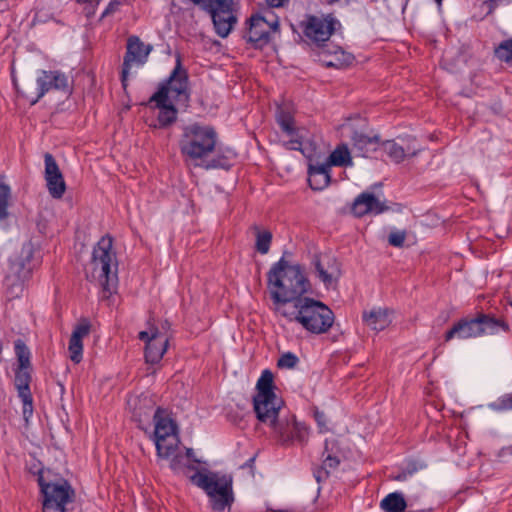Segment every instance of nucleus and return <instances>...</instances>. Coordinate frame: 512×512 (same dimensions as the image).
I'll return each instance as SVG.
<instances>
[{
	"label": "nucleus",
	"instance_id": "nucleus-1",
	"mask_svg": "<svg viewBox=\"0 0 512 512\" xmlns=\"http://www.w3.org/2000/svg\"><path fill=\"white\" fill-rule=\"evenodd\" d=\"M267 283L275 304H295L311 289L302 267L298 264L290 265L284 257L271 266L267 273Z\"/></svg>",
	"mask_w": 512,
	"mask_h": 512
},
{
	"label": "nucleus",
	"instance_id": "nucleus-2",
	"mask_svg": "<svg viewBox=\"0 0 512 512\" xmlns=\"http://www.w3.org/2000/svg\"><path fill=\"white\" fill-rule=\"evenodd\" d=\"M40 251L32 240L25 242L18 254L8 259L4 268L3 285L10 298H18L31 279L33 271L40 265Z\"/></svg>",
	"mask_w": 512,
	"mask_h": 512
},
{
	"label": "nucleus",
	"instance_id": "nucleus-3",
	"mask_svg": "<svg viewBox=\"0 0 512 512\" xmlns=\"http://www.w3.org/2000/svg\"><path fill=\"white\" fill-rule=\"evenodd\" d=\"M184 471L191 483L205 491L210 506L215 512L230 511L234 502L233 477L230 474L220 475L217 472H200L194 464H185Z\"/></svg>",
	"mask_w": 512,
	"mask_h": 512
},
{
	"label": "nucleus",
	"instance_id": "nucleus-4",
	"mask_svg": "<svg viewBox=\"0 0 512 512\" xmlns=\"http://www.w3.org/2000/svg\"><path fill=\"white\" fill-rule=\"evenodd\" d=\"M281 315L288 321H296L313 334L326 333L334 323V313L324 303L309 297H304L295 303L294 309L280 310Z\"/></svg>",
	"mask_w": 512,
	"mask_h": 512
},
{
	"label": "nucleus",
	"instance_id": "nucleus-5",
	"mask_svg": "<svg viewBox=\"0 0 512 512\" xmlns=\"http://www.w3.org/2000/svg\"><path fill=\"white\" fill-rule=\"evenodd\" d=\"M91 277L97 280L102 288L104 297L112 295L118 285V262L113 250V238L110 235L103 236L95 245L91 259Z\"/></svg>",
	"mask_w": 512,
	"mask_h": 512
},
{
	"label": "nucleus",
	"instance_id": "nucleus-6",
	"mask_svg": "<svg viewBox=\"0 0 512 512\" xmlns=\"http://www.w3.org/2000/svg\"><path fill=\"white\" fill-rule=\"evenodd\" d=\"M509 325L506 321L496 318L492 314L478 313L476 317H464L456 322L445 335V342L454 338L468 339L482 335H495L499 332H508Z\"/></svg>",
	"mask_w": 512,
	"mask_h": 512
},
{
	"label": "nucleus",
	"instance_id": "nucleus-7",
	"mask_svg": "<svg viewBox=\"0 0 512 512\" xmlns=\"http://www.w3.org/2000/svg\"><path fill=\"white\" fill-rule=\"evenodd\" d=\"M216 142L217 133L213 127L194 123L184 127L179 146L182 155L197 160L212 153Z\"/></svg>",
	"mask_w": 512,
	"mask_h": 512
},
{
	"label": "nucleus",
	"instance_id": "nucleus-8",
	"mask_svg": "<svg viewBox=\"0 0 512 512\" xmlns=\"http://www.w3.org/2000/svg\"><path fill=\"white\" fill-rule=\"evenodd\" d=\"M274 375L265 369L256 383L253 396V410L258 421H270L277 410H281L284 402L275 393Z\"/></svg>",
	"mask_w": 512,
	"mask_h": 512
},
{
	"label": "nucleus",
	"instance_id": "nucleus-9",
	"mask_svg": "<svg viewBox=\"0 0 512 512\" xmlns=\"http://www.w3.org/2000/svg\"><path fill=\"white\" fill-rule=\"evenodd\" d=\"M280 414L281 410H277L270 421L260 422L272 429L282 445L305 442L309 435L308 427L304 423L298 422L294 415L281 416Z\"/></svg>",
	"mask_w": 512,
	"mask_h": 512
},
{
	"label": "nucleus",
	"instance_id": "nucleus-10",
	"mask_svg": "<svg viewBox=\"0 0 512 512\" xmlns=\"http://www.w3.org/2000/svg\"><path fill=\"white\" fill-rule=\"evenodd\" d=\"M203 11L209 13L216 34L225 38L237 23V17L233 13V0H190Z\"/></svg>",
	"mask_w": 512,
	"mask_h": 512
},
{
	"label": "nucleus",
	"instance_id": "nucleus-11",
	"mask_svg": "<svg viewBox=\"0 0 512 512\" xmlns=\"http://www.w3.org/2000/svg\"><path fill=\"white\" fill-rule=\"evenodd\" d=\"M300 27L303 34L313 43L321 46L341 28L340 21L332 14L306 15Z\"/></svg>",
	"mask_w": 512,
	"mask_h": 512
},
{
	"label": "nucleus",
	"instance_id": "nucleus-12",
	"mask_svg": "<svg viewBox=\"0 0 512 512\" xmlns=\"http://www.w3.org/2000/svg\"><path fill=\"white\" fill-rule=\"evenodd\" d=\"M158 90L165 91V98H171L176 103L185 106L190 101L189 75L187 70L182 66L181 56L177 55L176 65L170 73L169 77L160 84Z\"/></svg>",
	"mask_w": 512,
	"mask_h": 512
},
{
	"label": "nucleus",
	"instance_id": "nucleus-13",
	"mask_svg": "<svg viewBox=\"0 0 512 512\" xmlns=\"http://www.w3.org/2000/svg\"><path fill=\"white\" fill-rule=\"evenodd\" d=\"M152 49L153 47L151 45L144 44L138 36H130L128 38L121 70V84L124 89L127 87L132 64L137 63L143 65L147 61Z\"/></svg>",
	"mask_w": 512,
	"mask_h": 512
},
{
	"label": "nucleus",
	"instance_id": "nucleus-14",
	"mask_svg": "<svg viewBox=\"0 0 512 512\" xmlns=\"http://www.w3.org/2000/svg\"><path fill=\"white\" fill-rule=\"evenodd\" d=\"M44 178L49 194L54 199H61L66 191L63 174L52 154H44Z\"/></svg>",
	"mask_w": 512,
	"mask_h": 512
},
{
	"label": "nucleus",
	"instance_id": "nucleus-15",
	"mask_svg": "<svg viewBox=\"0 0 512 512\" xmlns=\"http://www.w3.org/2000/svg\"><path fill=\"white\" fill-rule=\"evenodd\" d=\"M38 485L43 498L59 500L60 502H72L74 498V490L69 482L65 479H59L55 482H48L43 477V470H38Z\"/></svg>",
	"mask_w": 512,
	"mask_h": 512
},
{
	"label": "nucleus",
	"instance_id": "nucleus-16",
	"mask_svg": "<svg viewBox=\"0 0 512 512\" xmlns=\"http://www.w3.org/2000/svg\"><path fill=\"white\" fill-rule=\"evenodd\" d=\"M37 87V97L31 104H36L51 89L69 91L68 79L59 71H41L37 77Z\"/></svg>",
	"mask_w": 512,
	"mask_h": 512
},
{
	"label": "nucleus",
	"instance_id": "nucleus-17",
	"mask_svg": "<svg viewBox=\"0 0 512 512\" xmlns=\"http://www.w3.org/2000/svg\"><path fill=\"white\" fill-rule=\"evenodd\" d=\"M149 103H155L159 109L158 122L160 128H166L177 120L178 110L176 106L165 98L164 90H157L149 99Z\"/></svg>",
	"mask_w": 512,
	"mask_h": 512
},
{
	"label": "nucleus",
	"instance_id": "nucleus-18",
	"mask_svg": "<svg viewBox=\"0 0 512 512\" xmlns=\"http://www.w3.org/2000/svg\"><path fill=\"white\" fill-rule=\"evenodd\" d=\"M31 368H18L15 372V387L18 396L23 402V414L25 417L31 416L33 413V398L30 391V383L32 380Z\"/></svg>",
	"mask_w": 512,
	"mask_h": 512
},
{
	"label": "nucleus",
	"instance_id": "nucleus-19",
	"mask_svg": "<svg viewBox=\"0 0 512 512\" xmlns=\"http://www.w3.org/2000/svg\"><path fill=\"white\" fill-rule=\"evenodd\" d=\"M268 19L261 15H253L249 19V33L247 41L252 44L255 49H262L269 44L271 37L269 30L266 29Z\"/></svg>",
	"mask_w": 512,
	"mask_h": 512
},
{
	"label": "nucleus",
	"instance_id": "nucleus-20",
	"mask_svg": "<svg viewBox=\"0 0 512 512\" xmlns=\"http://www.w3.org/2000/svg\"><path fill=\"white\" fill-rule=\"evenodd\" d=\"M351 141L353 150L357 155L365 158L371 157L374 152L380 149L381 145L379 135H367L358 130H353Z\"/></svg>",
	"mask_w": 512,
	"mask_h": 512
},
{
	"label": "nucleus",
	"instance_id": "nucleus-21",
	"mask_svg": "<svg viewBox=\"0 0 512 512\" xmlns=\"http://www.w3.org/2000/svg\"><path fill=\"white\" fill-rule=\"evenodd\" d=\"M318 278L328 288L330 287L340 276V268L335 258L324 256H315L313 260Z\"/></svg>",
	"mask_w": 512,
	"mask_h": 512
},
{
	"label": "nucleus",
	"instance_id": "nucleus-22",
	"mask_svg": "<svg viewBox=\"0 0 512 512\" xmlns=\"http://www.w3.org/2000/svg\"><path fill=\"white\" fill-rule=\"evenodd\" d=\"M153 419L155 422V440H167L171 436H176L177 425L166 410L158 407L154 412Z\"/></svg>",
	"mask_w": 512,
	"mask_h": 512
},
{
	"label": "nucleus",
	"instance_id": "nucleus-23",
	"mask_svg": "<svg viewBox=\"0 0 512 512\" xmlns=\"http://www.w3.org/2000/svg\"><path fill=\"white\" fill-rule=\"evenodd\" d=\"M380 148L388 155L391 161L401 163L407 157H414L420 151V148L407 145L403 146L394 140L381 141Z\"/></svg>",
	"mask_w": 512,
	"mask_h": 512
},
{
	"label": "nucleus",
	"instance_id": "nucleus-24",
	"mask_svg": "<svg viewBox=\"0 0 512 512\" xmlns=\"http://www.w3.org/2000/svg\"><path fill=\"white\" fill-rule=\"evenodd\" d=\"M331 181L329 165L317 164L309 165L308 183L312 190L321 191L326 188Z\"/></svg>",
	"mask_w": 512,
	"mask_h": 512
},
{
	"label": "nucleus",
	"instance_id": "nucleus-25",
	"mask_svg": "<svg viewBox=\"0 0 512 512\" xmlns=\"http://www.w3.org/2000/svg\"><path fill=\"white\" fill-rule=\"evenodd\" d=\"M168 338L160 337L158 340L151 339L145 345V361L149 364H157L161 361L167 350Z\"/></svg>",
	"mask_w": 512,
	"mask_h": 512
},
{
	"label": "nucleus",
	"instance_id": "nucleus-26",
	"mask_svg": "<svg viewBox=\"0 0 512 512\" xmlns=\"http://www.w3.org/2000/svg\"><path fill=\"white\" fill-rule=\"evenodd\" d=\"M365 323L375 331L384 330L391 323L389 311L387 309H373L369 313L363 314Z\"/></svg>",
	"mask_w": 512,
	"mask_h": 512
},
{
	"label": "nucleus",
	"instance_id": "nucleus-27",
	"mask_svg": "<svg viewBox=\"0 0 512 512\" xmlns=\"http://www.w3.org/2000/svg\"><path fill=\"white\" fill-rule=\"evenodd\" d=\"M331 166L348 167L352 166V158L350 151L345 144L338 145L335 150L330 154L328 161L325 163Z\"/></svg>",
	"mask_w": 512,
	"mask_h": 512
},
{
	"label": "nucleus",
	"instance_id": "nucleus-28",
	"mask_svg": "<svg viewBox=\"0 0 512 512\" xmlns=\"http://www.w3.org/2000/svg\"><path fill=\"white\" fill-rule=\"evenodd\" d=\"M380 507L385 512H404L407 507V503L401 493L393 492L382 499Z\"/></svg>",
	"mask_w": 512,
	"mask_h": 512
},
{
	"label": "nucleus",
	"instance_id": "nucleus-29",
	"mask_svg": "<svg viewBox=\"0 0 512 512\" xmlns=\"http://www.w3.org/2000/svg\"><path fill=\"white\" fill-rule=\"evenodd\" d=\"M276 121L281 130L289 137L296 135L295 120L290 111L283 107H279L276 113Z\"/></svg>",
	"mask_w": 512,
	"mask_h": 512
},
{
	"label": "nucleus",
	"instance_id": "nucleus-30",
	"mask_svg": "<svg viewBox=\"0 0 512 512\" xmlns=\"http://www.w3.org/2000/svg\"><path fill=\"white\" fill-rule=\"evenodd\" d=\"M377 203V197L372 193L364 192L360 194L354 201L352 211L353 213L361 217L372 210V204Z\"/></svg>",
	"mask_w": 512,
	"mask_h": 512
},
{
	"label": "nucleus",
	"instance_id": "nucleus-31",
	"mask_svg": "<svg viewBox=\"0 0 512 512\" xmlns=\"http://www.w3.org/2000/svg\"><path fill=\"white\" fill-rule=\"evenodd\" d=\"M253 230L256 235V250L261 254H267L272 242V233L268 230H261L256 225L253 226Z\"/></svg>",
	"mask_w": 512,
	"mask_h": 512
},
{
	"label": "nucleus",
	"instance_id": "nucleus-32",
	"mask_svg": "<svg viewBox=\"0 0 512 512\" xmlns=\"http://www.w3.org/2000/svg\"><path fill=\"white\" fill-rule=\"evenodd\" d=\"M14 351L18 361V368H31V353L23 340L17 339L14 342Z\"/></svg>",
	"mask_w": 512,
	"mask_h": 512
},
{
	"label": "nucleus",
	"instance_id": "nucleus-33",
	"mask_svg": "<svg viewBox=\"0 0 512 512\" xmlns=\"http://www.w3.org/2000/svg\"><path fill=\"white\" fill-rule=\"evenodd\" d=\"M11 198V189L7 184L0 183V221H5L9 217V201Z\"/></svg>",
	"mask_w": 512,
	"mask_h": 512
},
{
	"label": "nucleus",
	"instance_id": "nucleus-34",
	"mask_svg": "<svg viewBox=\"0 0 512 512\" xmlns=\"http://www.w3.org/2000/svg\"><path fill=\"white\" fill-rule=\"evenodd\" d=\"M495 56L507 64H512V38L502 41L494 50Z\"/></svg>",
	"mask_w": 512,
	"mask_h": 512
},
{
	"label": "nucleus",
	"instance_id": "nucleus-35",
	"mask_svg": "<svg viewBox=\"0 0 512 512\" xmlns=\"http://www.w3.org/2000/svg\"><path fill=\"white\" fill-rule=\"evenodd\" d=\"M157 455L161 458H169L174 455L177 449V440L175 437L172 442H168L167 440H155Z\"/></svg>",
	"mask_w": 512,
	"mask_h": 512
},
{
	"label": "nucleus",
	"instance_id": "nucleus-36",
	"mask_svg": "<svg viewBox=\"0 0 512 512\" xmlns=\"http://www.w3.org/2000/svg\"><path fill=\"white\" fill-rule=\"evenodd\" d=\"M76 337L77 336L70 337L68 350L70 352L71 361H73L74 363H79L82 360L83 343Z\"/></svg>",
	"mask_w": 512,
	"mask_h": 512
},
{
	"label": "nucleus",
	"instance_id": "nucleus-37",
	"mask_svg": "<svg viewBox=\"0 0 512 512\" xmlns=\"http://www.w3.org/2000/svg\"><path fill=\"white\" fill-rule=\"evenodd\" d=\"M68 502H60L59 500L43 498V512H66Z\"/></svg>",
	"mask_w": 512,
	"mask_h": 512
},
{
	"label": "nucleus",
	"instance_id": "nucleus-38",
	"mask_svg": "<svg viewBox=\"0 0 512 512\" xmlns=\"http://www.w3.org/2000/svg\"><path fill=\"white\" fill-rule=\"evenodd\" d=\"M299 363V358L292 352H286L277 361L279 368L293 369Z\"/></svg>",
	"mask_w": 512,
	"mask_h": 512
},
{
	"label": "nucleus",
	"instance_id": "nucleus-39",
	"mask_svg": "<svg viewBox=\"0 0 512 512\" xmlns=\"http://www.w3.org/2000/svg\"><path fill=\"white\" fill-rule=\"evenodd\" d=\"M491 408L496 411L512 410V393L505 394L492 403Z\"/></svg>",
	"mask_w": 512,
	"mask_h": 512
},
{
	"label": "nucleus",
	"instance_id": "nucleus-40",
	"mask_svg": "<svg viewBox=\"0 0 512 512\" xmlns=\"http://www.w3.org/2000/svg\"><path fill=\"white\" fill-rule=\"evenodd\" d=\"M90 328V322L87 319H82L75 326L71 336H77L76 338L82 341V339L89 334Z\"/></svg>",
	"mask_w": 512,
	"mask_h": 512
},
{
	"label": "nucleus",
	"instance_id": "nucleus-41",
	"mask_svg": "<svg viewBox=\"0 0 512 512\" xmlns=\"http://www.w3.org/2000/svg\"><path fill=\"white\" fill-rule=\"evenodd\" d=\"M340 464V459L337 456H333L331 454H327V456L323 460L322 470L326 476L330 473L331 470L336 469Z\"/></svg>",
	"mask_w": 512,
	"mask_h": 512
},
{
	"label": "nucleus",
	"instance_id": "nucleus-42",
	"mask_svg": "<svg viewBox=\"0 0 512 512\" xmlns=\"http://www.w3.org/2000/svg\"><path fill=\"white\" fill-rule=\"evenodd\" d=\"M406 239V231H394L388 236V243L394 247H402Z\"/></svg>",
	"mask_w": 512,
	"mask_h": 512
},
{
	"label": "nucleus",
	"instance_id": "nucleus-43",
	"mask_svg": "<svg viewBox=\"0 0 512 512\" xmlns=\"http://www.w3.org/2000/svg\"><path fill=\"white\" fill-rule=\"evenodd\" d=\"M183 455L181 454H176V455H173L171 461H170V468L173 470V472L179 474V473H182V474H186V472L184 471V465L185 463L183 462Z\"/></svg>",
	"mask_w": 512,
	"mask_h": 512
},
{
	"label": "nucleus",
	"instance_id": "nucleus-44",
	"mask_svg": "<svg viewBox=\"0 0 512 512\" xmlns=\"http://www.w3.org/2000/svg\"><path fill=\"white\" fill-rule=\"evenodd\" d=\"M229 167H230V164L227 162V159L225 157L213 158L211 161H209L205 165L206 169H215V168L228 169Z\"/></svg>",
	"mask_w": 512,
	"mask_h": 512
},
{
	"label": "nucleus",
	"instance_id": "nucleus-45",
	"mask_svg": "<svg viewBox=\"0 0 512 512\" xmlns=\"http://www.w3.org/2000/svg\"><path fill=\"white\" fill-rule=\"evenodd\" d=\"M416 471H417V467L415 465H412V466L407 467V469L399 472L398 474L392 476V479L395 481H406Z\"/></svg>",
	"mask_w": 512,
	"mask_h": 512
},
{
	"label": "nucleus",
	"instance_id": "nucleus-46",
	"mask_svg": "<svg viewBox=\"0 0 512 512\" xmlns=\"http://www.w3.org/2000/svg\"><path fill=\"white\" fill-rule=\"evenodd\" d=\"M121 5V2L119 0H111L105 10L103 11L101 18H105L113 13H115L119 6Z\"/></svg>",
	"mask_w": 512,
	"mask_h": 512
},
{
	"label": "nucleus",
	"instance_id": "nucleus-47",
	"mask_svg": "<svg viewBox=\"0 0 512 512\" xmlns=\"http://www.w3.org/2000/svg\"><path fill=\"white\" fill-rule=\"evenodd\" d=\"M160 337H162V335L160 334V332L158 331V329H155L151 335L147 332V331H141L138 335V338L141 340V341H144L146 344L148 341H150L152 338L155 339V340H158Z\"/></svg>",
	"mask_w": 512,
	"mask_h": 512
},
{
	"label": "nucleus",
	"instance_id": "nucleus-48",
	"mask_svg": "<svg viewBox=\"0 0 512 512\" xmlns=\"http://www.w3.org/2000/svg\"><path fill=\"white\" fill-rule=\"evenodd\" d=\"M286 147L291 150H301L302 141L297 137V134L286 142Z\"/></svg>",
	"mask_w": 512,
	"mask_h": 512
},
{
	"label": "nucleus",
	"instance_id": "nucleus-49",
	"mask_svg": "<svg viewBox=\"0 0 512 512\" xmlns=\"http://www.w3.org/2000/svg\"><path fill=\"white\" fill-rule=\"evenodd\" d=\"M388 209H389L388 206H386L383 202H381L377 198V203L372 204V210L370 211V213L380 214V213L387 211Z\"/></svg>",
	"mask_w": 512,
	"mask_h": 512
},
{
	"label": "nucleus",
	"instance_id": "nucleus-50",
	"mask_svg": "<svg viewBox=\"0 0 512 512\" xmlns=\"http://www.w3.org/2000/svg\"><path fill=\"white\" fill-rule=\"evenodd\" d=\"M339 52L342 56L341 65H349L353 62L354 57L349 53H345L341 48H339Z\"/></svg>",
	"mask_w": 512,
	"mask_h": 512
},
{
	"label": "nucleus",
	"instance_id": "nucleus-51",
	"mask_svg": "<svg viewBox=\"0 0 512 512\" xmlns=\"http://www.w3.org/2000/svg\"><path fill=\"white\" fill-rule=\"evenodd\" d=\"M315 420L317 422V424L320 426V427H324L325 424H326V417H325V414L323 412H320V411H315Z\"/></svg>",
	"mask_w": 512,
	"mask_h": 512
},
{
	"label": "nucleus",
	"instance_id": "nucleus-52",
	"mask_svg": "<svg viewBox=\"0 0 512 512\" xmlns=\"http://www.w3.org/2000/svg\"><path fill=\"white\" fill-rule=\"evenodd\" d=\"M270 28L272 31L276 32L279 29V21L276 17L272 20H268V24H266V28Z\"/></svg>",
	"mask_w": 512,
	"mask_h": 512
},
{
	"label": "nucleus",
	"instance_id": "nucleus-53",
	"mask_svg": "<svg viewBox=\"0 0 512 512\" xmlns=\"http://www.w3.org/2000/svg\"><path fill=\"white\" fill-rule=\"evenodd\" d=\"M186 457L190 459L193 463H200V460L195 457L194 451L192 448H186Z\"/></svg>",
	"mask_w": 512,
	"mask_h": 512
},
{
	"label": "nucleus",
	"instance_id": "nucleus-54",
	"mask_svg": "<svg viewBox=\"0 0 512 512\" xmlns=\"http://www.w3.org/2000/svg\"><path fill=\"white\" fill-rule=\"evenodd\" d=\"M271 7H282L289 0H266Z\"/></svg>",
	"mask_w": 512,
	"mask_h": 512
},
{
	"label": "nucleus",
	"instance_id": "nucleus-55",
	"mask_svg": "<svg viewBox=\"0 0 512 512\" xmlns=\"http://www.w3.org/2000/svg\"><path fill=\"white\" fill-rule=\"evenodd\" d=\"M254 462H255V456L249 458L243 465L240 466V468L241 469H244V468L252 469L253 465H254Z\"/></svg>",
	"mask_w": 512,
	"mask_h": 512
},
{
	"label": "nucleus",
	"instance_id": "nucleus-56",
	"mask_svg": "<svg viewBox=\"0 0 512 512\" xmlns=\"http://www.w3.org/2000/svg\"><path fill=\"white\" fill-rule=\"evenodd\" d=\"M484 4L488 6L489 13H491L497 7V0H488Z\"/></svg>",
	"mask_w": 512,
	"mask_h": 512
},
{
	"label": "nucleus",
	"instance_id": "nucleus-57",
	"mask_svg": "<svg viewBox=\"0 0 512 512\" xmlns=\"http://www.w3.org/2000/svg\"><path fill=\"white\" fill-rule=\"evenodd\" d=\"M162 328L163 329H169L170 328V323L167 320L164 321V323L162 324Z\"/></svg>",
	"mask_w": 512,
	"mask_h": 512
},
{
	"label": "nucleus",
	"instance_id": "nucleus-58",
	"mask_svg": "<svg viewBox=\"0 0 512 512\" xmlns=\"http://www.w3.org/2000/svg\"><path fill=\"white\" fill-rule=\"evenodd\" d=\"M327 66H336V64H334L333 62H328Z\"/></svg>",
	"mask_w": 512,
	"mask_h": 512
},
{
	"label": "nucleus",
	"instance_id": "nucleus-59",
	"mask_svg": "<svg viewBox=\"0 0 512 512\" xmlns=\"http://www.w3.org/2000/svg\"><path fill=\"white\" fill-rule=\"evenodd\" d=\"M327 450H328V443L326 442V444H325V451H327Z\"/></svg>",
	"mask_w": 512,
	"mask_h": 512
},
{
	"label": "nucleus",
	"instance_id": "nucleus-60",
	"mask_svg": "<svg viewBox=\"0 0 512 512\" xmlns=\"http://www.w3.org/2000/svg\"><path fill=\"white\" fill-rule=\"evenodd\" d=\"M435 1H436L438 4H440L442 0H435Z\"/></svg>",
	"mask_w": 512,
	"mask_h": 512
},
{
	"label": "nucleus",
	"instance_id": "nucleus-61",
	"mask_svg": "<svg viewBox=\"0 0 512 512\" xmlns=\"http://www.w3.org/2000/svg\"><path fill=\"white\" fill-rule=\"evenodd\" d=\"M511 306H512V301H511Z\"/></svg>",
	"mask_w": 512,
	"mask_h": 512
}]
</instances>
